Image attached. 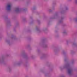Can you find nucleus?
<instances>
[{"label": "nucleus", "instance_id": "7ed1b4c3", "mask_svg": "<svg viewBox=\"0 0 77 77\" xmlns=\"http://www.w3.org/2000/svg\"><path fill=\"white\" fill-rule=\"evenodd\" d=\"M19 11V8H16V9L15 10V11H16V12H18V11Z\"/></svg>", "mask_w": 77, "mask_h": 77}, {"label": "nucleus", "instance_id": "f03ea898", "mask_svg": "<svg viewBox=\"0 0 77 77\" xmlns=\"http://www.w3.org/2000/svg\"><path fill=\"white\" fill-rule=\"evenodd\" d=\"M71 72V69H68V73L70 74Z\"/></svg>", "mask_w": 77, "mask_h": 77}, {"label": "nucleus", "instance_id": "f257e3e1", "mask_svg": "<svg viewBox=\"0 0 77 77\" xmlns=\"http://www.w3.org/2000/svg\"><path fill=\"white\" fill-rule=\"evenodd\" d=\"M12 5L11 4H8L7 7V9L8 10H10L11 9V7Z\"/></svg>", "mask_w": 77, "mask_h": 77}]
</instances>
